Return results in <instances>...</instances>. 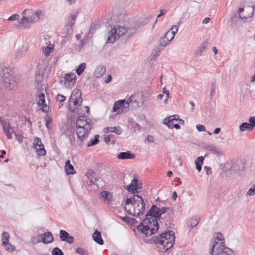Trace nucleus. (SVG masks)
Returning <instances> with one entry per match:
<instances>
[{"label":"nucleus","mask_w":255,"mask_h":255,"mask_svg":"<svg viewBox=\"0 0 255 255\" xmlns=\"http://www.w3.org/2000/svg\"><path fill=\"white\" fill-rule=\"evenodd\" d=\"M206 48V44L205 43H202L200 46H199L195 51V54L197 55H201L202 53L204 51Z\"/></svg>","instance_id":"c9c22d12"},{"label":"nucleus","mask_w":255,"mask_h":255,"mask_svg":"<svg viewBox=\"0 0 255 255\" xmlns=\"http://www.w3.org/2000/svg\"><path fill=\"white\" fill-rule=\"evenodd\" d=\"M169 208L167 207L160 209L156 205H152L151 208L147 212L145 218L142 221L140 225H138L137 229L146 236H150L157 231L159 228L158 221L165 226L170 227L171 223L169 220V215L166 216V219L161 216Z\"/></svg>","instance_id":"f257e3e1"},{"label":"nucleus","mask_w":255,"mask_h":255,"mask_svg":"<svg viewBox=\"0 0 255 255\" xmlns=\"http://www.w3.org/2000/svg\"><path fill=\"white\" fill-rule=\"evenodd\" d=\"M87 125H91L88 123L84 117H79L76 121V126L77 128H83Z\"/></svg>","instance_id":"4be33fe9"},{"label":"nucleus","mask_w":255,"mask_h":255,"mask_svg":"<svg viewBox=\"0 0 255 255\" xmlns=\"http://www.w3.org/2000/svg\"><path fill=\"white\" fill-rule=\"evenodd\" d=\"M2 127L5 134H6L8 139L11 138V133L13 129L11 128L8 123L6 122L5 120L1 121Z\"/></svg>","instance_id":"2eb2a0df"},{"label":"nucleus","mask_w":255,"mask_h":255,"mask_svg":"<svg viewBox=\"0 0 255 255\" xmlns=\"http://www.w3.org/2000/svg\"><path fill=\"white\" fill-rule=\"evenodd\" d=\"M204 157L202 156L198 157L195 161L197 170L200 172L202 168V165L203 163Z\"/></svg>","instance_id":"c756f323"},{"label":"nucleus","mask_w":255,"mask_h":255,"mask_svg":"<svg viewBox=\"0 0 255 255\" xmlns=\"http://www.w3.org/2000/svg\"><path fill=\"white\" fill-rule=\"evenodd\" d=\"M212 255H233V252L228 247H222L217 249L214 247V249L211 250Z\"/></svg>","instance_id":"ddd939ff"},{"label":"nucleus","mask_w":255,"mask_h":255,"mask_svg":"<svg viewBox=\"0 0 255 255\" xmlns=\"http://www.w3.org/2000/svg\"><path fill=\"white\" fill-rule=\"evenodd\" d=\"M106 132H114L117 134H121L122 132V129L120 126L115 127H107L104 128Z\"/></svg>","instance_id":"a878e982"},{"label":"nucleus","mask_w":255,"mask_h":255,"mask_svg":"<svg viewBox=\"0 0 255 255\" xmlns=\"http://www.w3.org/2000/svg\"><path fill=\"white\" fill-rule=\"evenodd\" d=\"M40 242H41V238L39 237V235L37 237H32L31 238V242L33 244H36Z\"/></svg>","instance_id":"a18cd8bd"},{"label":"nucleus","mask_w":255,"mask_h":255,"mask_svg":"<svg viewBox=\"0 0 255 255\" xmlns=\"http://www.w3.org/2000/svg\"><path fill=\"white\" fill-rule=\"evenodd\" d=\"M8 20L13 21V20H18L19 21L20 20V16L19 15L17 14H14L11 15L8 18Z\"/></svg>","instance_id":"49530a36"},{"label":"nucleus","mask_w":255,"mask_h":255,"mask_svg":"<svg viewBox=\"0 0 255 255\" xmlns=\"http://www.w3.org/2000/svg\"><path fill=\"white\" fill-rule=\"evenodd\" d=\"M33 147L36 149L39 155L44 156L46 152L44 149V145L42 144L41 139L39 137H35L34 140Z\"/></svg>","instance_id":"9b49d317"},{"label":"nucleus","mask_w":255,"mask_h":255,"mask_svg":"<svg viewBox=\"0 0 255 255\" xmlns=\"http://www.w3.org/2000/svg\"><path fill=\"white\" fill-rule=\"evenodd\" d=\"M43 79V74L40 73L39 71L36 72L35 75V86L39 91L41 90L42 89Z\"/></svg>","instance_id":"4468645a"},{"label":"nucleus","mask_w":255,"mask_h":255,"mask_svg":"<svg viewBox=\"0 0 255 255\" xmlns=\"http://www.w3.org/2000/svg\"><path fill=\"white\" fill-rule=\"evenodd\" d=\"M255 194V187L251 188L247 192V194L249 196H253Z\"/></svg>","instance_id":"864d4df0"},{"label":"nucleus","mask_w":255,"mask_h":255,"mask_svg":"<svg viewBox=\"0 0 255 255\" xmlns=\"http://www.w3.org/2000/svg\"><path fill=\"white\" fill-rule=\"evenodd\" d=\"M169 43V41L165 38V36L161 38L159 40V45L160 47H164L166 46Z\"/></svg>","instance_id":"58836bf2"},{"label":"nucleus","mask_w":255,"mask_h":255,"mask_svg":"<svg viewBox=\"0 0 255 255\" xmlns=\"http://www.w3.org/2000/svg\"><path fill=\"white\" fill-rule=\"evenodd\" d=\"M205 148L206 149L211 151L213 153H215L217 154H221V151L220 148L216 147L213 144H207L205 146Z\"/></svg>","instance_id":"c85d7f7f"},{"label":"nucleus","mask_w":255,"mask_h":255,"mask_svg":"<svg viewBox=\"0 0 255 255\" xmlns=\"http://www.w3.org/2000/svg\"><path fill=\"white\" fill-rule=\"evenodd\" d=\"M76 17L77 14L76 13H72L70 14L67 23L63 29L64 33H65L67 35L72 33L73 31L72 27L75 22Z\"/></svg>","instance_id":"9d476101"},{"label":"nucleus","mask_w":255,"mask_h":255,"mask_svg":"<svg viewBox=\"0 0 255 255\" xmlns=\"http://www.w3.org/2000/svg\"><path fill=\"white\" fill-rule=\"evenodd\" d=\"M250 124L251 126L253 129L255 127V117H251L249 120Z\"/></svg>","instance_id":"09e8293b"},{"label":"nucleus","mask_w":255,"mask_h":255,"mask_svg":"<svg viewBox=\"0 0 255 255\" xmlns=\"http://www.w3.org/2000/svg\"><path fill=\"white\" fill-rule=\"evenodd\" d=\"M111 29L108 33V43H113L118 39L121 36L124 35L127 32V29L123 26H117L113 27L111 26Z\"/></svg>","instance_id":"0eeeda50"},{"label":"nucleus","mask_w":255,"mask_h":255,"mask_svg":"<svg viewBox=\"0 0 255 255\" xmlns=\"http://www.w3.org/2000/svg\"><path fill=\"white\" fill-rule=\"evenodd\" d=\"M9 234L8 232H3L2 234L1 239L2 243L1 245H5L6 243H9Z\"/></svg>","instance_id":"72a5a7b5"},{"label":"nucleus","mask_w":255,"mask_h":255,"mask_svg":"<svg viewBox=\"0 0 255 255\" xmlns=\"http://www.w3.org/2000/svg\"><path fill=\"white\" fill-rule=\"evenodd\" d=\"M76 253L81 255H88V252L81 248H78L76 250Z\"/></svg>","instance_id":"37998d69"},{"label":"nucleus","mask_w":255,"mask_h":255,"mask_svg":"<svg viewBox=\"0 0 255 255\" xmlns=\"http://www.w3.org/2000/svg\"><path fill=\"white\" fill-rule=\"evenodd\" d=\"M57 99L58 101L62 102L65 100L66 97L62 95H58L57 97Z\"/></svg>","instance_id":"5fc2aeb1"},{"label":"nucleus","mask_w":255,"mask_h":255,"mask_svg":"<svg viewBox=\"0 0 255 255\" xmlns=\"http://www.w3.org/2000/svg\"><path fill=\"white\" fill-rule=\"evenodd\" d=\"M144 200L138 195H131L126 201L125 209L128 214L133 216H139L145 211Z\"/></svg>","instance_id":"7ed1b4c3"},{"label":"nucleus","mask_w":255,"mask_h":255,"mask_svg":"<svg viewBox=\"0 0 255 255\" xmlns=\"http://www.w3.org/2000/svg\"><path fill=\"white\" fill-rule=\"evenodd\" d=\"M125 102V100H120L116 102L113 105V112H116L123 107Z\"/></svg>","instance_id":"2f4dec72"},{"label":"nucleus","mask_w":255,"mask_h":255,"mask_svg":"<svg viewBox=\"0 0 255 255\" xmlns=\"http://www.w3.org/2000/svg\"><path fill=\"white\" fill-rule=\"evenodd\" d=\"M146 139L150 142H154V137L152 135H148L147 136Z\"/></svg>","instance_id":"bf43d9fd"},{"label":"nucleus","mask_w":255,"mask_h":255,"mask_svg":"<svg viewBox=\"0 0 255 255\" xmlns=\"http://www.w3.org/2000/svg\"><path fill=\"white\" fill-rule=\"evenodd\" d=\"M104 141L107 143L108 144L110 141V138L108 136L104 137Z\"/></svg>","instance_id":"774afa93"},{"label":"nucleus","mask_w":255,"mask_h":255,"mask_svg":"<svg viewBox=\"0 0 255 255\" xmlns=\"http://www.w3.org/2000/svg\"><path fill=\"white\" fill-rule=\"evenodd\" d=\"M106 72V67L103 65H99L96 68L94 75L95 77L100 78Z\"/></svg>","instance_id":"5701e85b"},{"label":"nucleus","mask_w":255,"mask_h":255,"mask_svg":"<svg viewBox=\"0 0 255 255\" xmlns=\"http://www.w3.org/2000/svg\"><path fill=\"white\" fill-rule=\"evenodd\" d=\"M69 234L65 230H61L59 232V237L62 241H66L69 237Z\"/></svg>","instance_id":"f704fd0d"},{"label":"nucleus","mask_w":255,"mask_h":255,"mask_svg":"<svg viewBox=\"0 0 255 255\" xmlns=\"http://www.w3.org/2000/svg\"><path fill=\"white\" fill-rule=\"evenodd\" d=\"M93 239L95 242L100 245L103 244V240L102 239L101 232L96 230L93 234Z\"/></svg>","instance_id":"bb28decb"},{"label":"nucleus","mask_w":255,"mask_h":255,"mask_svg":"<svg viewBox=\"0 0 255 255\" xmlns=\"http://www.w3.org/2000/svg\"><path fill=\"white\" fill-rule=\"evenodd\" d=\"M22 16L21 21L17 24V27L19 28H28L29 27L30 24L37 21V19L34 17L33 11L31 9H25L22 12Z\"/></svg>","instance_id":"39448f33"},{"label":"nucleus","mask_w":255,"mask_h":255,"mask_svg":"<svg viewBox=\"0 0 255 255\" xmlns=\"http://www.w3.org/2000/svg\"><path fill=\"white\" fill-rule=\"evenodd\" d=\"M91 127L92 125H87L83 128H77L76 133L80 140H84L87 138L91 130Z\"/></svg>","instance_id":"f8f14e48"},{"label":"nucleus","mask_w":255,"mask_h":255,"mask_svg":"<svg viewBox=\"0 0 255 255\" xmlns=\"http://www.w3.org/2000/svg\"><path fill=\"white\" fill-rule=\"evenodd\" d=\"M99 135H97L95 136V138L94 139H91L89 142H88L87 144L88 146H90L92 145H94L98 143L99 142Z\"/></svg>","instance_id":"ea45409f"},{"label":"nucleus","mask_w":255,"mask_h":255,"mask_svg":"<svg viewBox=\"0 0 255 255\" xmlns=\"http://www.w3.org/2000/svg\"><path fill=\"white\" fill-rule=\"evenodd\" d=\"M86 66V64L85 63H82L80 64L78 68L76 69V71L77 74L80 76L84 71Z\"/></svg>","instance_id":"e433bc0d"},{"label":"nucleus","mask_w":255,"mask_h":255,"mask_svg":"<svg viewBox=\"0 0 255 255\" xmlns=\"http://www.w3.org/2000/svg\"><path fill=\"white\" fill-rule=\"evenodd\" d=\"M52 255H63V253L60 249H59L57 247H56L53 250V251L52 252Z\"/></svg>","instance_id":"c03bdc74"},{"label":"nucleus","mask_w":255,"mask_h":255,"mask_svg":"<svg viewBox=\"0 0 255 255\" xmlns=\"http://www.w3.org/2000/svg\"><path fill=\"white\" fill-rule=\"evenodd\" d=\"M153 242L159 252L169 254L175 242V233L171 230L162 233L154 238Z\"/></svg>","instance_id":"f03ea898"},{"label":"nucleus","mask_w":255,"mask_h":255,"mask_svg":"<svg viewBox=\"0 0 255 255\" xmlns=\"http://www.w3.org/2000/svg\"><path fill=\"white\" fill-rule=\"evenodd\" d=\"M177 197V194L175 191L173 192L172 193V199L173 200L175 201L176 200Z\"/></svg>","instance_id":"680f3d73"},{"label":"nucleus","mask_w":255,"mask_h":255,"mask_svg":"<svg viewBox=\"0 0 255 255\" xmlns=\"http://www.w3.org/2000/svg\"><path fill=\"white\" fill-rule=\"evenodd\" d=\"M239 128L240 131L242 132L245 131L246 130L252 131L253 129L250 123H242L240 126Z\"/></svg>","instance_id":"7c9ffc66"},{"label":"nucleus","mask_w":255,"mask_h":255,"mask_svg":"<svg viewBox=\"0 0 255 255\" xmlns=\"http://www.w3.org/2000/svg\"><path fill=\"white\" fill-rule=\"evenodd\" d=\"M65 241L69 244H72L74 241V239L73 237L69 236V237L67 238V240Z\"/></svg>","instance_id":"13d9d810"},{"label":"nucleus","mask_w":255,"mask_h":255,"mask_svg":"<svg viewBox=\"0 0 255 255\" xmlns=\"http://www.w3.org/2000/svg\"><path fill=\"white\" fill-rule=\"evenodd\" d=\"M65 170L67 175L74 174L76 173L73 166L71 164L69 160H68L65 162Z\"/></svg>","instance_id":"393cba45"},{"label":"nucleus","mask_w":255,"mask_h":255,"mask_svg":"<svg viewBox=\"0 0 255 255\" xmlns=\"http://www.w3.org/2000/svg\"><path fill=\"white\" fill-rule=\"evenodd\" d=\"M45 121H46V127L48 128H51V124H52V120L49 118L48 116H46V118H45Z\"/></svg>","instance_id":"de8ad7c7"},{"label":"nucleus","mask_w":255,"mask_h":255,"mask_svg":"<svg viewBox=\"0 0 255 255\" xmlns=\"http://www.w3.org/2000/svg\"><path fill=\"white\" fill-rule=\"evenodd\" d=\"M198 224V222L196 219H192L191 222L188 223V226L192 227H196Z\"/></svg>","instance_id":"8fccbe9b"},{"label":"nucleus","mask_w":255,"mask_h":255,"mask_svg":"<svg viewBox=\"0 0 255 255\" xmlns=\"http://www.w3.org/2000/svg\"><path fill=\"white\" fill-rule=\"evenodd\" d=\"M34 17L37 19V21L40 18H42L44 16V11L42 10H37L35 12H33Z\"/></svg>","instance_id":"a19ab883"},{"label":"nucleus","mask_w":255,"mask_h":255,"mask_svg":"<svg viewBox=\"0 0 255 255\" xmlns=\"http://www.w3.org/2000/svg\"><path fill=\"white\" fill-rule=\"evenodd\" d=\"M41 242L44 244L51 243L53 241V237L51 232H47L42 234H40Z\"/></svg>","instance_id":"a211bd4d"},{"label":"nucleus","mask_w":255,"mask_h":255,"mask_svg":"<svg viewBox=\"0 0 255 255\" xmlns=\"http://www.w3.org/2000/svg\"><path fill=\"white\" fill-rule=\"evenodd\" d=\"M81 91L79 89H74L71 94L69 99V110L71 112H75L76 107H80L82 103V99L81 97Z\"/></svg>","instance_id":"423d86ee"},{"label":"nucleus","mask_w":255,"mask_h":255,"mask_svg":"<svg viewBox=\"0 0 255 255\" xmlns=\"http://www.w3.org/2000/svg\"><path fill=\"white\" fill-rule=\"evenodd\" d=\"M196 128L200 131H204L206 130L205 127L203 125L200 124L196 126Z\"/></svg>","instance_id":"3c124183"},{"label":"nucleus","mask_w":255,"mask_h":255,"mask_svg":"<svg viewBox=\"0 0 255 255\" xmlns=\"http://www.w3.org/2000/svg\"><path fill=\"white\" fill-rule=\"evenodd\" d=\"M42 105V111L44 113H47V112H48L49 109V107L46 104H45V103Z\"/></svg>","instance_id":"6e6d98bb"},{"label":"nucleus","mask_w":255,"mask_h":255,"mask_svg":"<svg viewBox=\"0 0 255 255\" xmlns=\"http://www.w3.org/2000/svg\"><path fill=\"white\" fill-rule=\"evenodd\" d=\"M204 169L206 170L207 174H211L212 173L211 172V169L210 167L208 166H205Z\"/></svg>","instance_id":"052dcab7"},{"label":"nucleus","mask_w":255,"mask_h":255,"mask_svg":"<svg viewBox=\"0 0 255 255\" xmlns=\"http://www.w3.org/2000/svg\"><path fill=\"white\" fill-rule=\"evenodd\" d=\"M1 78L2 85L7 90H12L16 87L15 76L10 69L5 68L3 69Z\"/></svg>","instance_id":"20e7f679"},{"label":"nucleus","mask_w":255,"mask_h":255,"mask_svg":"<svg viewBox=\"0 0 255 255\" xmlns=\"http://www.w3.org/2000/svg\"><path fill=\"white\" fill-rule=\"evenodd\" d=\"M210 20V18L209 17H206L203 20L202 23L204 24H207L208 23Z\"/></svg>","instance_id":"338daca9"},{"label":"nucleus","mask_w":255,"mask_h":255,"mask_svg":"<svg viewBox=\"0 0 255 255\" xmlns=\"http://www.w3.org/2000/svg\"><path fill=\"white\" fill-rule=\"evenodd\" d=\"M212 247V250L214 249V247H217V249L226 247L224 244V239L222 234L218 233L214 235V238L210 244Z\"/></svg>","instance_id":"6e6552de"},{"label":"nucleus","mask_w":255,"mask_h":255,"mask_svg":"<svg viewBox=\"0 0 255 255\" xmlns=\"http://www.w3.org/2000/svg\"><path fill=\"white\" fill-rule=\"evenodd\" d=\"M76 78L77 77L74 73H68L65 75L63 78V82L67 88L71 89L74 86Z\"/></svg>","instance_id":"1a4fd4ad"},{"label":"nucleus","mask_w":255,"mask_h":255,"mask_svg":"<svg viewBox=\"0 0 255 255\" xmlns=\"http://www.w3.org/2000/svg\"><path fill=\"white\" fill-rule=\"evenodd\" d=\"M100 195L104 199V202L108 204H110L113 200L112 194L108 191H103L101 193Z\"/></svg>","instance_id":"412c9836"},{"label":"nucleus","mask_w":255,"mask_h":255,"mask_svg":"<svg viewBox=\"0 0 255 255\" xmlns=\"http://www.w3.org/2000/svg\"><path fill=\"white\" fill-rule=\"evenodd\" d=\"M178 27L177 25H173L172 27L165 34V38L171 41L174 37L175 33L177 32Z\"/></svg>","instance_id":"f3484780"},{"label":"nucleus","mask_w":255,"mask_h":255,"mask_svg":"<svg viewBox=\"0 0 255 255\" xmlns=\"http://www.w3.org/2000/svg\"><path fill=\"white\" fill-rule=\"evenodd\" d=\"M179 118V116L176 115L166 118L164 120L163 124L166 125L169 128H172L171 126L177 123Z\"/></svg>","instance_id":"dca6fc26"},{"label":"nucleus","mask_w":255,"mask_h":255,"mask_svg":"<svg viewBox=\"0 0 255 255\" xmlns=\"http://www.w3.org/2000/svg\"><path fill=\"white\" fill-rule=\"evenodd\" d=\"M161 47H158L154 49V51L153 52V54L154 55L157 56L159 55V53H160L161 51L162 50V48H160Z\"/></svg>","instance_id":"603ef678"},{"label":"nucleus","mask_w":255,"mask_h":255,"mask_svg":"<svg viewBox=\"0 0 255 255\" xmlns=\"http://www.w3.org/2000/svg\"><path fill=\"white\" fill-rule=\"evenodd\" d=\"M2 246L4 247V249L6 251L12 252L15 250L14 247L9 243H6L5 245H2Z\"/></svg>","instance_id":"79ce46f5"},{"label":"nucleus","mask_w":255,"mask_h":255,"mask_svg":"<svg viewBox=\"0 0 255 255\" xmlns=\"http://www.w3.org/2000/svg\"><path fill=\"white\" fill-rule=\"evenodd\" d=\"M37 94H38V98H37V105L39 106H41V105H43V104L45 103V96L43 93H39V92L37 93Z\"/></svg>","instance_id":"473e14b6"},{"label":"nucleus","mask_w":255,"mask_h":255,"mask_svg":"<svg viewBox=\"0 0 255 255\" xmlns=\"http://www.w3.org/2000/svg\"><path fill=\"white\" fill-rule=\"evenodd\" d=\"M28 47L27 44L23 45L17 52L16 57L17 58H21L24 56L28 51Z\"/></svg>","instance_id":"cd10ccee"},{"label":"nucleus","mask_w":255,"mask_h":255,"mask_svg":"<svg viewBox=\"0 0 255 255\" xmlns=\"http://www.w3.org/2000/svg\"><path fill=\"white\" fill-rule=\"evenodd\" d=\"M100 179V178L98 177H93L92 178H91V182H92L98 181Z\"/></svg>","instance_id":"0e129e2a"},{"label":"nucleus","mask_w":255,"mask_h":255,"mask_svg":"<svg viewBox=\"0 0 255 255\" xmlns=\"http://www.w3.org/2000/svg\"><path fill=\"white\" fill-rule=\"evenodd\" d=\"M139 188L138 187V180L134 179L132 180L130 184L127 186V189L129 191L132 193L133 194H134L135 193H138L137 189Z\"/></svg>","instance_id":"6ab92c4d"},{"label":"nucleus","mask_w":255,"mask_h":255,"mask_svg":"<svg viewBox=\"0 0 255 255\" xmlns=\"http://www.w3.org/2000/svg\"><path fill=\"white\" fill-rule=\"evenodd\" d=\"M171 127H172V128H176V129H179L180 128V126H179V125L178 124H177V123H176L175 124H174L173 125H171Z\"/></svg>","instance_id":"e2e57ef3"},{"label":"nucleus","mask_w":255,"mask_h":255,"mask_svg":"<svg viewBox=\"0 0 255 255\" xmlns=\"http://www.w3.org/2000/svg\"><path fill=\"white\" fill-rule=\"evenodd\" d=\"M111 80H112V76L110 75H109L108 76L107 79L105 80V82L106 83H108L111 81Z\"/></svg>","instance_id":"69168bd1"},{"label":"nucleus","mask_w":255,"mask_h":255,"mask_svg":"<svg viewBox=\"0 0 255 255\" xmlns=\"http://www.w3.org/2000/svg\"><path fill=\"white\" fill-rule=\"evenodd\" d=\"M135 157V154L131 153L129 151L122 152L118 155V158L120 159H132Z\"/></svg>","instance_id":"aec40b11"},{"label":"nucleus","mask_w":255,"mask_h":255,"mask_svg":"<svg viewBox=\"0 0 255 255\" xmlns=\"http://www.w3.org/2000/svg\"><path fill=\"white\" fill-rule=\"evenodd\" d=\"M15 135L16 139L19 142H22L23 137V136L21 135L20 134L16 133H15Z\"/></svg>","instance_id":"4d7b16f0"},{"label":"nucleus","mask_w":255,"mask_h":255,"mask_svg":"<svg viewBox=\"0 0 255 255\" xmlns=\"http://www.w3.org/2000/svg\"><path fill=\"white\" fill-rule=\"evenodd\" d=\"M53 49V47L52 45H50L49 46H47L46 47H44L43 49V52L46 56L50 55L52 50Z\"/></svg>","instance_id":"4c0bfd02"},{"label":"nucleus","mask_w":255,"mask_h":255,"mask_svg":"<svg viewBox=\"0 0 255 255\" xmlns=\"http://www.w3.org/2000/svg\"><path fill=\"white\" fill-rule=\"evenodd\" d=\"M244 11V9L243 7H240L239 8L238 10V15L239 16V18H241L243 21H246L247 19L248 18L251 17L253 15V13L251 12L249 13V14H247L245 13H243Z\"/></svg>","instance_id":"b1692460"}]
</instances>
